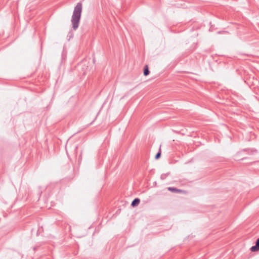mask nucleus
<instances>
[{"label":"nucleus","instance_id":"obj_4","mask_svg":"<svg viewBox=\"0 0 259 259\" xmlns=\"http://www.w3.org/2000/svg\"><path fill=\"white\" fill-rule=\"evenodd\" d=\"M167 189L169 191L172 192H175V193H180L182 191L181 190L177 189L175 187H168L167 188Z\"/></svg>","mask_w":259,"mask_h":259},{"label":"nucleus","instance_id":"obj_6","mask_svg":"<svg viewBox=\"0 0 259 259\" xmlns=\"http://www.w3.org/2000/svg\"><path fill=\"white\" fill-rule=\"evenodd\" d=\"M161 156V150H160V148L159 149V151L156 153L155 156V158L156 159H158V158H160Z\"/></svg>","mask_w":259,"mask_h":259},{"label":"nucleus","instance_id":"obj_7","mask_svg":"<svg viewBox=\"0 0 259 259\" xmlns=\"http://www.w3.org/2000/svg\"><path fill=\"white\" fill-rule=\"evenodd\" d=\"M167 176V175L166 174H162L161 176V179H164Z\"/></svg>","mask_w":259,"mask_h":259},{"label":"nucleus","instance_id":"obj_1","mask_svg":"<svg viewBox=\"0 0 259 259\" xmlns=\"http://www.w3.org/2000/svg\"><path fill=\"white\" fill-rule=\"evenodd\" d=\"M81 12L82 4L79 2L77 3L74 9L71 20L72 25V28L74 30H76L78 27L81 18Z\"/></svg>","mask_w":259,"mask_h":259},{"label":"nucleus","instance_id":"obj_5","mask_svg":"<svg viewBox=\"0 0 259 259\" xmlns=\"http://www.w3.org/2000/svg\"><path fill=\"white\" fill-rule=\"evenodd\" d=\"M143 73L145 76H147L149 74L150 71L147 65H145Z\"/></svg>","mask_w":259,"mask_h":259},{"label":"nucleus","instance_id":"obj_8","mask_svg":"<svg viewBox=\"0 0 259 259\" xmlns=\"http://www.w3.org/2000/svg\"><path fill=\"white\" fill-rule=\"evenodd\" d=\"M72 36H73V34H72V33H71V34L70 35V36H69V37H72Z\"/></svg>","mask_w":259,"mask_h":259},{"label":"nucleus","instance_id":"obj_2","mask_svg":"<svg viewBox=\"0 0 259 259\" xmlns=\"http://www.w3.org/2000/svg\"><path fill=\"white\" fill-rule=\"evenodd\" d=\"M250 250L252 252H256L259 250V238L256 240L255 245L250 248Z\"/></svg>","mask_w":259,"mask_h":259},{"label":"nucleus","instance_id":"obj_3","mask_svg":"<svg viewBox=\"0 0 259 259\" xmlns=\"http://www.w3.org/2000/svg\"><path fill=\"white\" fill-rule=\"evenodd\" d=\"M140 202V200L138 198H136L134 199L131 203V206L133 207H135L137 206Z\"/></svg>","mask_w":259,"mask_h":259}]
</instances>
